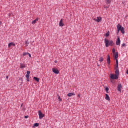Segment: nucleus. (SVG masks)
Returning a JSON list of instances; mask_svg holds the SVG:
<instances>
[{
    "mask_svg": "<svg viewBox=\"0 0 128 128\" xmlns=\"http://www.w3.org/2000/svg\"><path fill=\"white\" fill-rule=\"evenodd\" d=\"M112 0H106V4H110L112 2Z\"/></svg>",
    "mask_w": 128,
    "mask_h": 128,
    "instance_id": "obj_25",
    "label": "nucleus"
},
{
    "mask_svg": "<svg viewBox=\"0 0 128 128\" xmlns=\"http://www.w3.org/2000/svg\"><path fill=\"white\" fill-rule=\"evenodd\" d=\"M116 72H115V74H116L115 75L118 76H120V70H118V67L117 68L116 66Z\"/></svg>",
    "mask_w": 128,
    "mask_h": 128,
    "instance_id": "obj_7",
    "label": "nucleus"
},
{
    "mask_svg": "<svg viewBox=\"0 0 128 128\" xmlns=\"http://www.w3.org/2000/svg\"><path fill=\"white\" fill-rule=\"evenodd\" d=\"M104 43L106 44V48H108L109 46H112L114 44V41L111 40H108L106 38L104 40Z\"/></svg>",
    "mask_w": 128,
    "mask_h": 128,
    "instance_id": "obj_1",
    "label": "nucleus"
},
{
    "mask_svg": "<svg viewBox=\"0 0 128 128\" xmlns=\"http://www.w3.org/2000/svg\"><path fill=\"white\" fill-rule=\"evenodd\" d=\"M122 84H119L118 87V92H122Z\"/></svg>",
    "mask_w": 128,
    "mask_h": 128,
    "instance_id": "obj_9",
    "label": "nucleus"
},
{
    "mask_svg": "<svg viewBox=\"0 0 128 128\" xmlns=\"http://www.w3.org/2000/svg\"><path fill=\"white\" fill-rule=\"evenodd\" d=\"M30 72L28 71L27 72V74L26 75V78L27 79L28 82H30Z\"/></svg>",
    "mask_w": 128,
    "mask_h": 128,
    "instance_id": "obj_8",
    "label": "nucleus"
},
{
    "mask_svg": "<svg viewBox=\"0 0 128 128\" xmlns=\"http://www.w3.org/2000/svg\"><path fill=\"white\" fill-rule=\"evenodd\" d=\"M6 80H8V76H6Z\"/></svg>",
    "mask_w": 128,
    "mask_h": 128,
    "instance_id": "obj_32",
    "label": "nucleus"
},
{
    "mask_svg": "<svg viewBox=\"0 0 128 128\" xmlns=\"http://www.w3.org/2000/svg\"><path fill=\"white\" fill-rule=\"evenodd\" d=\"M25 118H28V116H25Z\"/></svg>",
    "mask_w": 128,
    "mask_h": 128,
    "instance_id": "obj_31",
    "label": "nucleus"
},
{
    "mask_svg": "<svg viewBox=\"0 0 128 128\" xmlns=\"http://www.w3.org/2000/svg\"><path fill=\"white\" fill-rule=\"evenodd\" d=\"M59 26H60L62 27L64 26V23L62 22V20H61L60 24H59Z\"/></svg>",
    "mask_w": 128,
    "mask_h": 128,
    "instance_id": "obj_14",
    "label": "nucleus"
},
{
    "mask_svg": "<svg viewBox=\"0 0 128 128\" xmlns=\"http://www.w3.org/2000/svg\"><path fill=\"white\" fill-rule=\"evenodd\" d=\"M38 114L40 120H42L44 118V114H42V111H38Z\"/></svg>",
    "mask_w": 128,
    "mask_h": 128,
    "instance_id": "obj_3",
    "label": "nucleus"
},
{
    "mask_svg": "<svg viewBox=\"0 0 128 128\" xmlns=\"http://www.w3.org/2000/svg\"><path fill=\"white\" fill-rule=\"evenodd\" d=\"M120 37H118V40L116 42V46H120Z\"/></svg>",
    "mask_w": 128,
    "mask_h": 128,
    "instance_id": "obj_10",
    "label": "nucleus"
},
{
    "mask_svg": "<svg viewBox=\"0 0 128 128\" xmlns=\"http://www.w3.org/2000/svg\"><path fill=\"white\" fill-rule=\"evenodd\" d=\"M58 100H60V101L61 100H60V96H58Z\"/></svg>",
    "mask_w": 128,
    "mask_h": 128,
    "instance_id": "obj_34",
    "label": "nucleus"
},
{
    "mask_svg": "<svg viewBox=\"0 0 128 128\" xmlns=\"http://www.w3.org/2000/svg\"><path fill=\"white\" fill-rule=\"evenodd\" d=\"M122 48H124V46H126V44H123L122 46Z\"/></svg>",
    "mask_w": 128,
    "mask_h": 128,
    "instance_id": "obj_29",
    "label": "nucleus"
},
{
    "mask_svg": "<svg viewBox=\"0 0 128 128\" xmlns=\"http://www.w3.org/2000/svg\"><path fill=\"white\" fill-rule=\"evenodd\" d=\"M106 100H108V102H110V96L108 94H106Z\"/></svg>",
    "mask_w": 128,
    "mask_h": 128,
    "instance_id": "obj_13",
    "label": "nucleus"
},
{
    "mask_svg": "<svg viewBox=\"0 0 128 128\" xmlns=\"http://www.w3.org/2000/svg\"><path fill=\"white\" fill-rule=\"evenodd\" d=\"M118 52H116V56H114L115 60H116V68H118Z\"/></svg>",
    "mask_w": 128,
    "mask_h": 128,
    "instance_id": "obj_2",
    "label": "nucleus"
},
{
    "mask_svg": "<svg viewBox=\"0 0 128 128\" xmlns=\"http://www.w3.org/2000/svg\"><path fill=\"white\" fill-rule=\"evenodd\" d=\"M28 53H24L23 54L24 56H28Z\"/></svg>",
    "mask_w": 128,
    "mask_h": 128,
    "instance_id": "obj_27",
    "label": "nucleus"
},
{
    "mask_svg": "<svg viewBox=\"0 0 128 128\" xmlns=\"http://www.w3.org/2000/svg\"><path fill=\"white\" fill-rule=\"evenodd\" d=\"M12 16V14H9V16Z\"/></svg>",
    "mask_w": 128,
    "mask_h": 128,
    "instance_id": "obj_36",
    "label": "nucleus"
},
{
    "mask_svg": "<svg viewBox=\"0 0 128 128\" xmlns=\"http://www.w3.org/2000/svg\"><path fill=\"white\" fill-rule=\"evenodd\" d=\"M117 28H118V34H120V28L119 27L118 25L117 26Z\"/></svg>",
    "mask_w": 128,
    "mask_h": 128,
    "instance_id": "obj_19",
    "label": "nucleus"
},
{
    "mask_svg": "<svg viewBox=\"0 0 128 128\" xmlns=\"http://www.w3.org/2000/svg\"><path fill=\"white\" fill-rule=\"evenodd\" d=\"M107 62L108 64H110V55L108 56Z\"/></svg>",
    "mask_w": 128,
    "mask_h": 128,
    "instance_id": "obj_12",
    "label": "nucleus"
},
{
    "mask_svg": "<svg viewBox=\"0 0 128 128\" xmlns=\"http://www.w3.org/2000/svg\"><path fill=\"white\" fill-rule=\"evenodd\" d=\"M54 62H55V64H58V61L56 60V61Z\"/></svg>",
    "mask_w": 128,
    "mask_h": 128,
    "instance_id": "obj_33",
    "label": "nucleus"
},
{
    "mask_svg": "<svg viewBox=\"0 0 128 128\" xmlns=\"http://www.w3.org/2000/svg\"><path fill=\"white\" fill-rule=\"evenodd\" d=\"M25 44H26V46H28V44H30V42H28V41H26Z\"/></svg>",
    "mask_w": 128,
    "mask_h": 128,
    "instance_id": "obj_21",
    "label": "nucleus"
},
{
    "mask_svg": "<svg viewBox=\"0 0 128 128\" xmlns=\"http://www.w3.org/2000/svg\"><path fill=\"white\" fill-rule=\"evenodd\" d=\"M28 56H29L30 58H32V54H30L28 53Z\"/></svg>",
    "mask_w": 128,
    "mask_h": 128,
    "instance_id": "obj_30",
    "label": "nucleus"
},
{
    "mask_svg": "<svg viewBox=\"0 0 128 128\" xmlns=\"http://www.w3.org/2000/svg\"><path fill=\"white\" fill-rule=\"evenodd\" d=\"M34 80L37 82H40V78H36V77H34Z\"/></svg>",
    "mask_w": 128,
    "mask_h": 128,
    "instance_id": "obj_18",
    "label": "nucleus"
},
{
    "mask_svg": "<svg viewBox=\"0 0 128 128\" xmlns=\"http://www.w3.org/2000/svg\"><path fill=\"white\" fill-rule=\"evenodd\" d=\"M76 96V94H74V93H69L68 94V96L69 98H70L71 96Z\"/></svg>",
    "mask_w": 128,
    "mask_h": 128,
    "instance_id": "obj_15",
    "label": "nucleus"
},
{
    "mask_svg": "<svg viewBox=\"0 0 128 128\" xmlns=\"http://www.w3.org/2000/svg\"><path fill=\"white\" fill-rule=\"evenodd\" d=\"M0 24H2V22H0Z\"/></svg>",
    "mask_w": 128,
    "mask_h": 128,
    "instance_id": "obj_37",
    "label": "nucleus"
},
{
    "mask_svg": "<svg viewBox=\"0 0 128 128\" xmlns=\"http://www.w3.org/2000/svg\"><path fill=\"white\" fill-rule=\"evenodd\" d=\"M40 126V124L38 123H36L34 124V126L38 128Z\"/></svg>",
    "mask_w": 128,
    "mask_h": 128,
    "instance_id": "obj_23",
    "label": "nucleus"
},
{
    "mask_svg": "<svg viewBox=\"0 0 128 128\" xmlns=\"http://www.w3.org/2000/svg\"><path fill=\"white\" fill-rule=\"evenodd\" d=\"M118 26L119 28H120V31H121L122 34H126V32H124V27L121 25L118 24Z\"/></svg>",
    "mask_w": 128,
    "mask_h": 128,
    "instance_id": "obj_5",
    "label": "nucleus"
},
{
    "mask_svg": "<svg viewBox=\"0 0 128 128\" xmlns=\"http://www.w3.org/2000/svg\"><path fill=\"white\" fill-rule=\"evenodd\" d=\"M78 98H80V95L78 94Z\"/></svg>",
    "mask_w": 128,
    "mask_h": 128,
    "instance_id": "obj_35",
    "label": "nucleus"
},
{
    "mask_svg": "<svg viewBox=\"0 0 128 128\" xmlns=\"http://www.w3.org/2000/svg\"><path fill=\"white\" fill-rule=\"evenodd\" d=\"M52 70L56 74H60V71L58 69H56V68H53Z\"/></svg>",
    "mask_w": 128,
    "mask_h": 128,
    "instance_id": "obj_6",
    "label": "nucleus"
},
{
    "mask_svg": "<svg viewBox=\"0 0 128 128\" xmlns=\"http://www.w3.org/2000/svg\"><path fill=\"white\" fill-rule=\"evenodd\" d=\"M20 66L21 68H26V66H25L24 64H20Z\"/></svg>",
    "mask_w": 128,
    "mask_h": 128,
    "instance_id": "obj_17",
    "label": "nucleus"
},
{
    "mask_svg": "<svg viewBox=\"0 0 128 128\" xmlns=\"http://www.w3.org/2000/svg\"><path fill=\"white\" fill-rule=\"evenodd\" d=\"M99 62H104V58L102 57H101L100 58V60H99Z\"/></svg>",
    "mask_w": 128,
    "mask_h": 128,
    "instance_id": "obj_22",
    "label": "nucleus"
},
{
    "mask_svg": "<svg viewBox=\"0 0 128 128\" xmlns=\"http://www.w3.org/2000/svg\"><path fill=\"white\" fill-rule=\"evenodd\" d=\"M36 22H38V18H37L36 20H34L32 22V24H36Z\"/></svg>",
    "mask_w": 128,
    "mask_h": 128,
    "instance_id": "obj_16",
    "label": "nucleus"
},
{
    "mask_svg": "<svg viewBox=\"0 0 128 128\" xmlns=\"http://www.w3.org/2000/svg\"><path fill=\"white\" fill-rule=\"evenodd\" d=\"M112 52H113L114 54H116V49L114 48L112 50Z\"/></svg>",
    "mask_w": 128,
    "mask_h": 128,
    "instance_id": "obj_28",
    "label": "nucleus"
},
{
    "mask_svg": "<svg viewBox=\"0 0 128 128\" xmlns=\"http://www.w3.org/2000/svg\"><path fill=\"white\" fill-rule=\"evenodd\" d=\"M110 78L112 80H118V76H117L116 75H114V74H110Z\"/></svg>",
    "mask_w": 128,
    "mask_h": 128,
    "instance_id": "obj_4",
    "label": "nucleus"
},
{
    "mask_svg": "<svg viewBox=\"0 0 128 128\" xmlns=\"http://www.w3.org/2000/svg\"><path fill=\"white\" fill-rule=\"evenodd\" d=\"M98 66H100V65H98Z\"/></svg>",
    "mask_w": 128,
    "mask_h": 128,
    "instance_id": "obj_38",
    "label": "nucleus"
},
{
    "mask_svg": "<svg viewBox=\"0 0 128 128\" xmlns=\"http://www.w3.org/2000/svg\"><path fill=\"white\" fill-rule=\"evenodd\" d=\"M106 36L108 38L110 36V32H108L106 34Z\"/></svg>",
    "mask_w": 128,
    "mask_h": 128,
    "instance_id": "obj_26",
    "label": "nucleus"
},
{
    "mask_svg": "<svg viewBox=\"0 0 128 128\" xmlns=\"http://www.w3.org/2000/svg\"><path fill=\"white\" fill-rule=\"evenodd\" d=\"M101 20H102V18H100V17L98 18L96 20V22H100Z\"/></svg>",
    "mask_w": 128,
    "mask_h": 128,
    "instance_id": "obj_20",
    "label": "nucleus"
},
{
    "mask_svg": "<svg viewBox=\"0 0 128 128\" xmlns=\"http://www.w3.org/2000/svg\"><path fill=\"white\" fill-rule=\"evenodd\" d=\"M106 92H107V94H108V91L110 90V88H106Z\"/></svg>",
    "mask_w": 128,
    "mask_h": 128,
    "instance_id": "obj_24",
    "label": "nucleus"
},
{
    "mask_svg": "<svg viewBox=\"0 0 128 128\" xmlns=\"http://www.w3.org/2000/svg\"><path fill=\"white\" fill-rule=\"evenodd\" d=\"M12 46H16V44L14 42H11L8 44V48H10Z\"/></svg>",
    "mask_w": 128,
    "mask_h": 128,
    "instance_id": "obj_11",
    "label": "nucleus"
}]
</instances>
